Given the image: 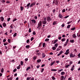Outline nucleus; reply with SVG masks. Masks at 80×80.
Here are the masks:
<instances>
[{"mask_svg": "<svg viewBox=\"0 0 80 80\" xmlns=\"http://www.w3.org/2000/svg\"><path fill=\"white\" fill-rule=\"evenodd\" d=\"M42 27V21H40L38 23V26L37 28H38V29H40V28H41Z\"/></svg>", "mask_w": 80, "mask_h": 80, "instance_id": "obj_1", "label": "nucleus"}, {"mask_svg": "<svg viewBox=\"0 0 80 80\" xmlns=\"http://www.w3.org/2000/svg\"><path fill=\"white\" fill-rule=\"evenodd\" d=\"M29 23L30 25H32V23H36V20H32L31 21H30Z\"/></svg>", "mask_w": 80, "mask_h": 80, "instance_id": "obj_2", "label": "nucleus"}, {"mask_svg": "<svg viewBox=\"0 0 80 80\" xmlns=\"http://www.w3.org/2000/svg\"><path fill=\"white\" fill-rule=\"evenodd\" d=\"M47 20L48 21V22H50V21L52 20V18H50V17L48 16L47 17Z\"/></svg>", "mask_w": 80, "mask_h": 80, "instance_id": "obj_3", "label": "nucleus"}, {"mask_svg": "<svg viewBox=\"0 0 80 80\" xmlns=\"http://www.w3.org/2000/svg\"><path fill=\"white\" fill-rule=\"evenodd\" d=\"M36 3V2H35L32 3H31V4L30 6H29V7L30 8H31L32 7H33V5H34V6L35 5V4Z\"/></svg>", "mask_w": 80, "mask_h": 80, "instance_id": "obj_4", "label": "nucleus"}, {"mask_svg": "<svg viewBox=\"0 0 80 80\" xmlns=\"http://www.w3.org/2000/svg\"><path fill=\"white\" fill-rule=\"evenodd\" d=\"M30 5V3H29L26 6H25V8H27V9H28L29 8V7Z\"/></svg>", "mask_w": 80, "mask_h": 80, "instance_id": "obj_5", "label": "nucleus"}, {"mask_svg": "<svg viewBox=\"0 0 80 80\" xmlns=\"http://www.w3.org/2000/svg\"><path fill=\"white\" fill-rule=\"evenodd\" d=\"M52 3H55V5H58V1H57V0H54L53 1Z\"/></svg>", "mask_w": 80, "mask_h": 80, "instance_id": "obj_6", "label": "nucleus"}, {"mask_svg": "<svg viewBox=\"0 0 80 80\" xmlns=\"http://www.w3.org/2000/svg\"><path fill=\"white\" fill-rule=\"evenodd\" d=\"M75 57V55L73 54L72 53H71L70 54V58H73V57Z\"/></svg>", "mask_w": 80, "mask_h": 80, "instance_id": "obj_7", "label": "nucleus"}, {"mask_svg": "<svg viewBox=\"0 0 80 80\" xmlns=\"http://www.w3.org/2000/svg\"><path fill=\"white\" fill-rule=\"evenodd\" d=\"M59 18H63V16L61 14H59L58 15Z\"/></svg>", "mask_w": 80, "mask_h": 80, "instance_id": "obj_8", "label": "nucleus"}, {"mask_svg": "<svg viewBox=\"0 0 80 80\" xmlns=\"http://www.w3.org/2000/svg\"><path fill=\"white\" fill-rule=\"evenodd\" d=\"M0 19L1 21H2V22H3V20H4V18H3V17H0Z\"/></svg>", "mask_w": 80, "mask_h": 80, "instance_id": "obj_9", "label": "nucleus"}, {"mask_svg": "<svg viewBox=\"0 0 80 80\" xmlns=\"http://www.w3.org/2000/svg\"><path fill=\"white\" fill-rule=\"evenodd\" d=\"M42 24H43V25H45L47 23V21H42Z\"/></svg>", "mask_w": 80, "mask_h": 80, "instance_id": "obj_10", "label": "nucleus"}, {"mask_svg": "<svg viewBox=\"0 0 80 80\" xmlns=\"http://www.w3.org/2000/svg\"><path fill=\"white\" fill-rule=\"evenodd\" d=\"M41 61L42 60H41V59H38L37 60V62H38V63H40V62H41Z\"/></svg>", "mask_w": 80, "mask_h": 80, "instance_id": "obj_11", "label": "nucleus"}, {"mask_svg": "<svg viewBox=\"0 0 80 80\" xmlns=\"http://www.w3.org/2000/svg\"><path fill=\"white\" fill-rule=\"evenodd\" d=\"M57 21H54L52 24L53 25H57Z\"/></svg>", "mask_w": 80, "mask_h": 80, "instance_id": "obj_12", "label": "nucleus"}, {"mask_svg": "<svg viewBox=\"0 0 80 80\" xmlns=\"http://www.w3.org/2000/svg\"><path fill=\"white\" fill-rule=\"evenodd\" d=\"M55 63V61H54L53 62H51V66H52L53 65V64Z\"/></svg>", "mask_w": 80, "mask_h": 80, "instance_id": "obj_13", "label": "nucleus"}, {"mask_svg": "<svg viewBox=\"0 0 80 80\" xmlns=\"http://www.w3.org/2000/svg\"><path fill=\"white\" fill-rule=\"evenodd\" d=\"M3 72H4V69L3 68H2L1 70V73H3Z\"/></svg>", "mask_w": 80, "mask_h": 80, "instance_id": "obj_14", "label": "nucleus"}, {"mask_svg": "<svg viewBox=\"0 0 80 80\" xmlns=\"http://www.w3.org/2000/svg\"><path fill=\"white\" fill-rule=\"evenodd\" d=\"M72 36L73 38H75L77 37V36H76V35H75V34H73Z\"/></svg>", "mask_w": 80, "mask_h": 80, "instance_id": "obj_15", "label": "nucleus"}, {"mask_svg": "<svg viewBox=\"0 0 80 80\" xmlns=\"http://www.w3.org/2000/svg\"><path fill=\"white\" fill-rule=\"evenodd\" d=\"M30 68H31L30 67H28L26 69L27 71H28V70L29 69H30Z\"/></svg>", "mask_w": 80, "mask_h": 80, "instance_id": "obj_16", "label": "nucleus"}, {"mask_svg": "<svg viewBox=\"0 0 80 80\" xmlns=\"http://www.w3.org/2000/svg\"><path fill=\"white\" fill-rule=\"evenodd\" d=\"M57 41H58V40L57 39H56L55 40H54L53 44H55V43H57Z\"/></svg>", "mask_w": 80, "mask_h": 80, "instance_id": "obj_17", "label": "nucleus"}, {"mask_svg": "<svg viewBox=\"0 0 80 80\" xmlns=\"http://www.w3.org/2000/svg\"><path fill=\"white\" fill-rule=\"evenodd\" d=\"M61 80H63V78H64V76H62L61 77Z\"/></svg>", "mask_w": 80, "mask_h": 80, "instance_id": "obj_18", "label": "nucleus"}, {"mask_svg": "<svg viewBox=\"0 0 80 80\" xmlns=\"http://www.w3.org/2000/svg\"><path fill=\"white\" fill-rule=\"evenodd\" d=\"M42 55L43 58L45 57V53H42Z\"/></svg>", "mask_w": 80, "mask_h": 80, "instance_id": "obj_19", "label": "nucleus"}, {"mask_svg": "<svg viewBox=\"0 0 80 80\" xmlns=\"http://www.w3.org/2000/svg\"><path fill=\"white\" fill-rule=\"evenodd\" d=\"M70 26H71V25H68L67 27V28H70Z\"/></svg>", "mask_w": 80, "mask_h": 80, "instance_id": "obj_20", "label": "nucleus"}, {"mask_svg": "<svg viewBox=\"0 0 80 80\" xmlns=\"http://www.w3.org/2000/svg\"><path fill=\"white\" fill-rule=\"evenodd\" d=\"M42 43H43L42 42H41L39 45V47H38V48L39 47H40L41 46H42Z\"/></svg>", "mask_w": 80, "mask_h": 80, "instance_id": "obj_21", "label": "nucleus"}, {"mask_svg": "<svg viewBox=\"0 0 80 80\" xmlns=\"http://www.w3.org/2000/svg\"><path fill=\"white\" fill-rule=\"evenodd\" d=\"M61 74L62 75H64V74H65V72H61Z\"/></svg>", "mask_w": 80, "mask_h": 80, "instance_id": "obj_22", "label": "nucleus"}, {"mask_svg": "<svg viewBox=\"0 0 80 80\" xmlns=\"http://www.w3.org/2000/svg\"><path fill=\"white\" fill-rule=\"evenodd\" d=\"M75 27H74L71 29V30H75Z\"/></svg>", "mask_w": 80, "mask_h": 80, "instance_id": "obj_23", "label": "nucleus"}, {"mask_svg": "<svg viewBox=\"0 0 80 80\" xmlns=\"http://www.w3.org/2000/svg\"><path fill=\"white\" fill-rule=\"evenodd\" d=\"M20 9L21 10H22V11H23V7L22 6L20 7Z\"/></svg>", "mask_w": 80, "mask_h": 80, "instance_id": "obj_24", "label": "nucleus"}, {"mask_svg": "<svg viewBox=\"0 0 80 80\" xmlns=\"http://www.w3.org/2000/svg\"><path fill=\"white\" fill-rule=\"evenodd\" d=\"M52 49L53 50H55L56 49V48H55V46H54L52 48Z\"/></svg>", "mask_w": 80, "mask_h": 80, "instance_id": "obj_25", "label": "nucleus"}, {"mask_svg": "<svg viewBox=\"0 0 80 80\" xmlns=\"http://www.w3.org/2000/svg\"><path fill=\"white\" fill-rule=\"evenodd\" d=\"M70 42H71V43H73L74 42V40H72L70 41Z\"/></svg>", "mask_w": 80, "mask_h": 80, "instance_id": "obj_26", "label": "nucleus"}, {"mask_svg": "<svg viewBox=\"0 0 80 80\" xmlns=\"http://www.w3.org/2000/svg\"><path fill=\"white\" fill-rule=\"evenodd\" d=\"M32 35H36V33H35V31H33L32 32Z\"/></svg>", "mask_w": 80, "mask_h": 80, "instance_id": "obj_27", "label": "nucleus"}, {"mask_svg": "<svg viewBox=\"0 0 80 80\" xmlns=\"http://www.w3.org/2000/svg\"><path fill=\"white\" fill-rule=\"evenodd\" d=\"M3 26L4 27H5L6 26V23H3Z\"/></svg>", "mask_w": 80, "mask_h": 80, "instance_id": "obj_28", "label": "nucleus"}, {"mask_svg": "<svg viewBox=\"0 0 80 80\" xmlns=\"http://www.w3.org/2000/svg\"><path fill=\"white\" fill-rule=\"evenodd\" d=\"M66 52H67V53H70V52H69V49H67L66 51Z\"/></svg>", "mask_w": 80, "mask_h": 80, "instance_id": "obj_29", "label": "nucleus"}, {"mask_svg": "<svg viewBox=\"0 0 80 80\" xmlns=\"http://www.w3.org/2000/svg\"><path fill=\"white\" fill-rule=\"evenodd\" d=\"M65 38H62L61 40V41L62 42H64V41H65Z\"/></svg>", "mask_w": 80, "mask_h": 80, "instance_id": "obj_30", "label": "nucleus"}, {"mask_svg": "<svg viewBox=\"0 0 80 80\" xmlns=\"http://www.w3.org/2000/svg\"><path fill=\"white\" fill-rule=\"evenodd\" d=\"M17 33H15L13 35V37H16V35H17Z\"/></svg>", "mask_w": 80, "mask_h": 80, "instance_id": "obj_31", "label": "nucleus"}, {"mask_svg": "<svg viewBox=\"0 0 80 80\" xmlns=\"http://www.w3.org/2000/svg\"><path fill=\"white\" fill-rule=\"evenodd\" d=\"M20 63L21 65H23V61H21L20 62Z\"/></svg>", "mask_w": 80, "mask_h": 80, "instance_id": "obj_32", "label": "nucleus"}, {"mask_svg": "<svg viewBox=\"0 0 80 80\" xmlns=\"http://www.w3.org/2000/svg\"><path fill=\"white\" fill-rule=\"evenodd\" d=\"M49 41V39L47 38L45 39V42H47V41Z\"/></svg>", "mask_w": 80, "mask_h": 80, "instance_id": "obj_33", "label": "nucleus"}, {"mask_svg": "<svg viewBox=\"0 0 80 80\" xmlns=\"http://www.w3.org/2000/svg\"><path fill=\"white\" fill-rule=\"evenodd\" d=\"M30 42V39H28L27 40L26 42H27V43H28V42Z\"/></svg>", "mask_w": 80, "mask_h": 80, "instance_id": "obj_34", "label": "nucleus"}, {"mask_svg": "<svg viewBox=\"0 0 80 80\" xmlns=\"http://www.w3.org/2000/svg\"><path fill=\"white\" fill-rule=\"evenodd\" d=\"M45 46V43H43L42 44V47H44Z\"/></svg>", "mask_w": 80, "mask_h": 80, "instance_id": "obj_35", "label": "nucleus"}, {"mask_svg": "<svg viewBox=\"0 0 80 80\" xmlns=\"http://www.w3.org/2000/svg\"><path fill=\"white\" fill-rule=\"evenodd\" d=\"M69 41V40L68 39L67 40L66 42H65L66 43H68Z\"/></svg>", "mask_w": 80, "mask_h": 80, "instance_id": "obj_36", "label": "nucleus"}, {"mask_svg": "<svg viewBox=\"0 0 80 80\" xmlns=\"http://www.w3.org/2000/svg\"><path fill=\"white\" fill-rule=\"evenodd\" d=\"M62 71H63V69H60L58 71V72H62Z\"/></svg>", "mask_w": 80, "mask_h": 80, "instance_id": "obj_37", "label": "nucleus"}, {"mask_svg": "<svg viewBox=\"0 0 80 80\" xmlns=\"http://www.w3.org/2000/svg\"><path fill=\"white\" fill-rule=\"evenodd\" d=\"M54 46H55V47H58V43H57L55 44Z\"/></svg>", "mask_w": 80, "mask_h": 80, "instance_id": "obj_38", "label": "nucleus"}, {"mask_svg": "<svg viewBox=\"0 0 80 80\" xmlns=\"http://www.w3.org/2000/svg\"><path fill=\"white\" fill-rule=\"evenodd\" d=\"M36 55H41V53L40 52H39L38 53H37L36 54Z\"/></svg>", "mask_w": 80, "mask_h": 80, "instance_id": "obj_39", "label": "nucleus"}, {"mask_svg": "<svg viewBox=\"0 0 80 80\" xmlns=\"http://www.w3.org/2000/svg\"><path fill=\"white\" fill-rule=\"evenodd\" d=\"M61 26L62 27H65V24L63 23Z\"/></svg>", "mask_w": 80, "mask_h": 80, "instance_id": "obj_40", "label": "nucleus"}, {"mask_svg": "<svg viewBox=\"0 0 80 80\" xmlns=\"http://www.w3.org/2000/svg\"><path fill=\"white\" fill-rule=\"evenodd\" d=\"M30 47V45H27L26 46V48H29Z\"/></svg>", "mask_w": 80, "mask_h": 80, "instance_id": "obj_41", "label": "nucleus"}, {"mask_svg": "<svg viewBox=\"0 0 80 80\" xmlns=\"http://www.w3.org/2000/svg\"><path fill=\"white\" fill-rule=\"evenodd\" d=\"M51 71H54V72H55L57 71V70L56 69H51Z\"/></svg>", "mask_w": 80, "mask_h": 80, "instance_id": "obj_42", "label": "nucleus"}, {"mask_svg": "<svg viewBox=\"0 0 80 80\" xmlns=\"http://www.w3.org/2000/svg\"><path fill=\"white\" fill-rule=\"evenodd\" d=\"M31 32H32V31H31V28H29V33H31Z\"/></svg>", "mask_w": 80, "mask_h": 80, "instance_id": "obj_43", "label": "nucleus"}, {"mask_svg": "<svg viewBox=\"0 0 80 80\" xmlns=\"http://www.w3.org/2000/svg\"><path fill=\"white\" fill-rule=\"evenodd\" d=\"M44 70V68H42V70L41 71V72L42 73L43 72V71Z\"/></svg>", "mask_w": 80, "mask_h": 80, "instance_id": "obj_44", "label": "nucleus"}, {"mask_svg": "<svg viewBox=\"0 0 80 80\" xmlns=\"http://www.w3.org/2000/svg\"><path fill=\"white\" fill-rule=\"evenodd\" d=\"M12 25H13V24H12V25H11L10 27V28H13V26H12Z\"/></svg>", "mask_w": 80, "mask_h": 80, "instance_id": "obj_45", "label": "nucleus"}, {"mask_svg": "<svg viewBox=\"0 0 80 80\" xmlns=\"http://www.w3.org/2000/svg\"><path fill=\"white\" fill-rule=\"evenodd\" d=\"M10 20V18H8L7 19V21L8 22H9V21Z\"/></svg>", "mask_w": 80, "mask_h": 80, "instance_id": "obj_46", "label": "nucleus"}, {"mask_svg": "<svg viewBox=\"0 0 80 80\" xmlns=\"http://www.w3.org/2000/svg\"><path fill=\"white\" fill-rule=\"evenodd\" d=\"M52 12L53 13H55V9H54L52 10Z\"/></svg>", "mask_w": 80, "mask_h": 80, "instance_id": "obj_47", "label": "nucleus"}, {"mask_svg": "<svg viewBox=\"0 0 80 80\" xmlns=\"http://www.w3.org/2000/svg\"><path fill=\"white\" fill-rule=\"evenodd\" d=\"M17 20V19H16V18H15V19H14L13 20V21H12V22H15V21H16V20Z\"/></svg>", "mask_w": 80, "mask_h": 80, "instance_id": "obj_48", "label": "nucleus"}, {"mask_svg": "<svg viewBox=\"0 0 80 80\" xmlns=\"http://www.w3.org/2000/svg\"><path fill=\"white\" fill-rule=\"evenodd\" d=\"M33 38H34L33 37L31 38V41H32V40H33Z\"/></svg>", "mask_w": 80, "mask_h": 80, "instance_id": "obj_49", "label": "nucleus"}, {"mask_svg": "<svg viewBox=\"0 0 80 80\" xmlns=\"http://www.w3.org/2000/svg\"><path fill=\"white\" fill-rule=\"evenodd\" d=\"M69 63H70V64L71 65L72 63H73V62L70 61Z\"/></svg>", "mask_w": 80, "mask_h": 80, "instance_id": "obj_50", "label": "nucleus"}, {"mask_svg": "<svg viewBox=\"0 0 80 80\" xmlns=\"http://www.w3.org/2000/svg\"><path fill=\"white\" fill-rule=\"evenodd\" d=\"M2 3H5V0H2Z\"/></svg>", "mask_w": 80, "mask_h": 80, "instance_id": "obj_51", "label": "nucleus"}, {"mask_svg": "<svg viewBox=\"0 0 80 80\" xmlns=\"http://www.w3.org/2000/svg\"><path fill=\"white\" fill-rule=\"evenodd\" d=\"M67 43H67L66 42H65V44H64V47H65V46H66L67 45Z\"/></svg>", "mask_w": 80, "mask_h": 80, "instance_id": "obj_52", "label": "nucleus"}, {"mask_svg": "<svg viewBox=\"0 0 80 80\" xmlns=\"http://www.w3.org/2000/svg\"><path fill=\"white\" fill-rule=\"evenodd\" d=\"M52 80H55V77H52Z\"/></svg>", "mask_w": 80, "mask_h": 80, "instance_id": "obj_53", "label": "nucleus"}, {"mask_svg": "<svg viewBox=\"0 0 80 80\" xmlns=\"http://www.w3.org/2000/svg\"><path fill=\"white\" fill-rule=\"evenodd\" d=\"M16 71H17V69H14L13 70V72H16Z\"/></svg>", "mask_w": 80, "mask_h": 80, "instance_id": "obj_54", "label": "nucleus"}, {"mask_svg": "<svg viewBox=\"0 0 80 80\" xmlns=\"http://www.w3.org/2000/svg\"><path fill=\"white\" fill-rule=\"evenodd\" d=\"M36 58H37V57L35 56L33 58V59L34 60H35V59H36Z\"/></svg>", "mask_w": 80, "mask_h": 80, "instance_id": "obj_55", "label": "nucleus"}, {"mask_svg": "<svg viewBox=\"0 0 80 80\" xmlns=\"http://www.w3.org/2000/svg\"><path fill=\"white\" fill-rule=\"evenodd\" d=\"M8 43H10V39H8Z\"/></svg>", "mask_w": 80, "mask_h": 80, "instance_id": "obj_56", "label": "nucleus"}, {"mask_svg": "<svg viewBox=\"0 0 80 80\" xmlns=\"http://www.w3.org/2000/svg\"><path fill=\"white\" fill-rule=\"evenodd\" d=\"M65 12V9H63L62 10V12Z\"/></svg>", "mask_w": 80, "mask_h": 80, "instance_id": "obj_57", "label": "nucleus"}, {"mask_svg": "<svg viewBox=\"0 0 80 80\" xmlns=\"http://www.w3.org/2000/svg\"><path fill=\"white\" fill-rule=\"evenodd\" d=\"M6 3H10V2L9 1H7L6 2Z\"/></svg>", "mask_w": 80, "mask_h": 80, "instance_id": "obj_58", "label": "nucleus"}, {"mask_svg": "<svg viewBox=\"0 0 80 80\" xmlns=\"http://www.w3.org/2000/svg\"><path fill=\"white\" fill-rule=\"evenodd\" d=\"M60 50V48H58L56 50L57 51H59Z\"/></svg>", "mask_w": 80, "mask_h": 80, "instance_id": "obj_59", "label": "nucleus"}, {"mask_svg": "<svg viewBox=\"0 0 80 80\" xmlns=\"http://www.w3.org/2000/svg\"><path fill=\"white\" fill-rule=\"evenodd\" d=\"M68 53H69V52H65V55H68Z\"/></svg>", "mask_w": 80, "mask_h": 80, "instance_id": "obj_60", "label": "nucleus"}, {"mask_svg": "<svg viewBox=\"0 0 80 80\" xmlns=\"http://www.w3.org/2000/svg\"><path fill=\"white\" fill-rule=\"evenodd\" d=\"M56 63H59V62H60V61H57L56 62Z\"/></svg>", "mask_w": 80, "mask_h": 80, "instance_id": "obj_61", "label": "nucleus"}, {"mask_svg": "<svg viewBox=\"0 0 80 80\" xmlns=\"http://www.w3.org/2000/svg\"><path fill=\"white\" fill-rule=\"evenodd\" d=\"M47 20L46 18V17L44 18V21H47V20Z\"/></svg>", "mask_w": 80, "mask_h": 80, "instance_id": "obj_62", "label": "nucleus"}, {"mask_svg": "<svg viewBox=\"0 0 80 80\" xmlns=\"http://www.w3.org/2000/svg\"><path fill=\"white\" fill-rule=\"evenodd\" d=\"M30 79V78H29V77H28L27 78L26 80H29Z\"/></svg>", "mask_w": 80, "mask_h": 80, "instance_id": "obj_63", "label": "nucleus"}, {"mask_svg": "<svg viewBox=\"0 0 80 80\" xmlns=\"http://www.w3.org/2000/svg\"><path fill=\"white\" fill-rule=\"evenodd\" d=\"M68 80H72V79L71 78H68Z\"/></svg>", "mask_w": 80, "mask_h": 80, "instance_id": "obj_64", "label": "nucleus"}]
</instances>
